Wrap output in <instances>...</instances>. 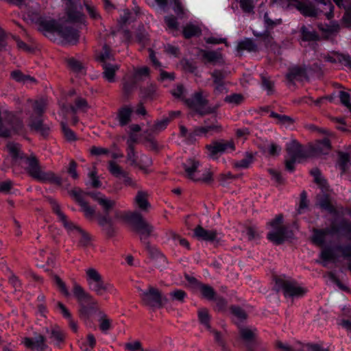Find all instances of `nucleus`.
I'll return each mask as SVG.
<instances>
[{
    "label": "nucleus",
    "instance_id": "obj_1",
    "mask_svg": "<svg viewBox=\"0 0 351 351\" xmlns=\"http://www.w3.org/2000/svg\"><path fill=\"white\" fill-rule=\"evenodd\" d=\"M312 241L322 247L320 258L324 262H336L335 252L349 261L348 269L351 271V221L346 218L334 219L329 227L313 230Z\"/></svg>",
    "mask_w": 351,
    "mask_h": 351
},
{
    "label": "nucleus",
    "instance_id": "obj_2",
    "mask_svg": "<svg viewBox=\"0 0 351 351\" xmlns=\"http://www.w3.org/2000/svg\"><path fill=\"white\" fill-rule=\"evenodd\" d=\"M69 194L80 206V210L84 213L86 219L89 220L96 219L99 226L108 238H112L115 236L116 230L114 226V221L110 216V211L112 210L116 205L114 200L106 197L101 192L89 191L86 193V195L90 196L102 208L104 213L101 214L97 213L95 208L89 205L84 199L83 197L84 191L81 189L74 188L69 191Z\"/></svg>",
    "mask_w": 351,
    "mask_h": 351
},
{
    "label": "nucleus",
    "instance_id": "obj_3",
    "mask_svg": "<svg viewBox=\"0 0 351 351\" xmlns=\"http://www.w3.org/2000/svg\"><path fill=\"white\" fill-rule=\"evenodd\" d=\"M72 292L79 306L80 318L86 324H90L93 322V317L97 315L99 330L102 333L108 334V332L112 328V321L104 311L100 310L98 302L77 283H74Z\"/></svg>",
    "mask_w": 351,
    "mask_h": 351
},
{
    "label": "nucleus",
    "instance_id": "obj_4",
    "mask_svg": "<svg viewBox=\"0 0 351 351\" xmlns=\"http://www.w3.org/2000/svg\"><path fill=\"white\" fill-rule=\"evenodd\" d=\"M290 3L291 1H288ZM294 5L300 12L304 16L317 17L322 14H324L329 23H320L317 25L319 30L322 32L331 35L337 33L340 26L337 21H332L334 17L335 5L333 1H293ZM349 1H334L339 8L345 7V3Z\"/></svg>",
    "mask_w": 351,
    "mask_h": 351
},
{
    "label": "nucleus",
    "instance_id": "obj_5",
    "mask_svg": "<svg viewBox=\"0 0 351 351\" xmlns=\"http://www.w3.org/2000/svg\"><path fill=\"white\" fill-rule=\"evenodd\" d=\"M8 152L12 160L16 162L23 161L27 165L26 171L29 176L40 182H49L58 186L62 184L61 177L57 176L51 171H44L42 170L38 159L34 155L27 156L21 150V145L13 142L7 145Z\"/></svg>",
    "mask_w": 351,
    "mask_h": 351
},
{
    "label": "nucleus",
    "instance_id": "obj_6",
    "mask_svg": "<svg viewBox=\"0 0 351 351\" xmlns=\"http://www.w3.org/2000/svg\"><path fill=\"white\" fill-rule=\"evenodd\" d=\"M274 282L276 291H281L287 299L294 300L302 298L308 291L306 287L301 286L297 280L289 277L276 276L274 278Z\"/></svg>",
    "mask_w": 351,
    "mask_h": 351
},
{
    "label": "nucleus",
    "instance_id": "obj_7",
    "mask_svg": "<svg viewBox=\"0 0 351 351\" xmlns=\"http://www.w3.org/2000/svg\"><path fill=\"white\" fill-rule=\"evenodd\" d=\"M31 20L38 25V29L51 40H56V35L61 23L49 16L40 14L39 12H29Z\"/></svg>",
    "mask_w": 351,
    "mask_h": 351
},
{
    "label": "nucleus",
    "instance_id": "obj_8",
    "mask_svg": "<svg viewBox=\"0 0 351 351\" xmlns=\"http://www.w3.org/2000/svg\"><path fill=\"white\" fill-rule=\"evenodd\" d=\"M114 218L126 222L137 233L142 231L147 233L149 232L151 227L149 226V223L145 221L143 215L138 211L115 210Z\"/></svg>",
    "mask_w": 351,
    "mask_h": 351
},
{
    "label": "nucleus",
    "instance_id": "obj_9",
    "mask_svg": "<svg viewBox=\"0 0 351 351\" xmlns=\"http://www.w3.org/2000/svg\"><path fill=\"white\" fill-rule=\"evenodd\" d=\"M86 280L90 291L97 295H103L111 288V285L106 282L99 271L94 268L86 269Z\"/></svg>",
    "mask_w": 351,
    "mask_h": 351
},
{
    "label": "nucleus",
    "instance_id": "obj_10",
    "mask_svg": "<svg viewBox=\"0 0 351 351\" xmlns=\"http://www.w3.org/2000/svg\"><path fill=\"white\" fill-rule=\"evenodd\" d=\"M140 295L143 304L154 309L162 308L169 302L166 296L152 286H149L147 290H141Z\"/></svg>",
    "mask_w": 351,
    "mask_h": 351
},
{
    "label": "nucleus",
    "instance_id": "obj_11",
    "mask_svg": "<svg viewBox=\"0 0 351 351\" xmlns=\"http://www.w3.org/2000/svg\"><path fill=\"white\" fill-rule=\"evenodd\" d=\"M239 333L247 351H267V344L256 338L250 329L241 328Z\"/></svg>",
    "mask_w": 351,
    "mask_h": 351
},
{
    "label": "nucleus",
    "instance_id": "obj_12",
    "mask_svg": "<svg viewBox=\"0 0 351 351\" xmlns=\"http://www.w3.org/2000/svg\"><path fill=\"white\" fill-rule=\"evenodd\" d=\"M206 148L211 158L217 159L221 154L228 152L229 150L230 152L234 151L235 145L232 141L221 139L213 141L210 144L206 145Z\"/></svg>",
    "mask_w": 351,
    "mask_h": 351
},
{
    "label": "nucleus",
    "instance_id": "obj_13",
    "mask_svg": "<svg viewBox=\"0 0 351 351\" xmlns=\"http://www.w3.org/2000/svg\"><path fill=\"white\" fill-rule=\"evenodd\" d=\"M44 332L49 343L60 348L65 341V335L62 329L57 324H51L44 328Z\"/></svg>",
    "mask_w": 351,
    "mask_h": 351
},
{
    "label": "nucleus",
    "instance_id": "obj_14",
    "mask_svg": "<svg viewBox=\"0 0 351 351\" xmlns=\"http://www.w3.org/2000/svg\"><path fill=\"white\" fill-rule=\"evenodd\" d=\"M293 231L286 226L273 228L267 234V239L276 245H281L293 237Z\"/></svg>",
    "mask_w": 351,
    "mask_h": 351
},
{
    "label": "nucleus",
    "instance_id": "obj_15",
    "mask_svg": "<svg viewBox=\"0 0 351 351\" xmlns=\"http://www.w3.org/2000/svg\"><path fill=\"white\" fill-rule=\"evenodd\" d=\"M184 104L197 114L203 115L205 113L204 109L208 105V101L203 96L202 91H198L195 92L191 97L187 98Z\"/></svg>",
    "mask_w": 351,
    "mask_h": 351
},
{
    "label": "nucleus",
    "instance_id": "obj_16",
    "mask_svg": "<svg viewBox=\"0 0 351 351\" xmlns=\"http://www.w3.org/2000/svg\"><path fill=\"white\" fill-rule=\"evenodd\" d=\"M285 78L289 84L294 85L295 82L308 81L309 77L305 69V64L294 65L288 69Z\"/></svg>",
    "mask_w": 351,
    "mask_h": 351
},
{
    "label": "nucleus",
    "instance_id": "obj_17",
    "mask_svg": "<svg viewBox=\"0 0 351 351\" xmlns=\"http://www.w3.org/2000/svg\"><path fill=\"white\" fill-rule=\"evenodd\" d=\"M78 1H66V16L67 21L74 23H82L84 15L82 13V7L81 4H77Z\"/></svg>",
    "mask_w": 351,
    "mask_h": 351
},
{
    "label": "nucleus",
    "instance_id": "obj_18",
    "mask_svg": "<svg viewBox=\"0 0 351 351\" xmlns=\"http://www.w3.org/2000/svg\"><path fill=\"white\" fill-rule=\"evenodd\" d=\"M286 150L290 158L295 159H306L311 156L310 149H305L297 141L293 140L291 142L287 143Z\"/></svg>",
    "mask_w": 351,
    "mask_h": 351
},
{
    "label": "nucleus",
    "instance_id": "obj_19",
    "mask_svg": "<svg viewBox=\"0 0 351 351\" xmlns=\"http://www.w3.org/2000/svg\"><path fill=\"white\" fill-rule=\"evenodd\" d=\"M22 343L30 350L36 351H47L49 348L47 344V337L43 335H37L34 337H25Z\"/></svg>",
    "mask_w": 351,
    "mask_h": 351
},
{
    "label": "nucleus",
    "instance_id": "obj_20",
    "mask_svg": "<svg viewBox=\"0 0 351 351\" xmlns=\"http://www.w3.org/2000/svg\"><path fill=\"white\" fill-rule=\"evenodd\" d=\"M56 37H59L66 43L76 44L78 42L80 34L77 29L61 23Z\"/></svg>",
    "mask_w": 351,
    "mask_h": 351
},
{
    "label": "nucleus",
    "instance_id": "obj_21",
    "mask_svg": "<svg viewBox=\"0 0 351 351\" xmlns=\"http://www.w3.org/2000/svg\"><path fill=\"white\" fill-rule=\"evenodd\" d=\"M149 226L151 227L149 233L143 231L138 232L140 234L141 243L152 258H165L163 254L156 247L152 246L149 241V237L152 235L154 229V226L149 223Z\"/></svg>",
    "mask_w": 351,
    "mask_h": 351
},
{
    "label": "nucleus",
    "instance_id": "obj_22",
    "mask_svg": "<svg viewBox=\"0 0 351 351\" xmlns=\"http://www.w3.org/2000/svg\"><path fill=\"white\" fill-rule=\"evenodd\" d=\"M193 236L199 241H204L210 243H219L217 232L215 230H207L201 225H198L193 230Z\"/></svg>",
    "mask_w": 351,
    "mask_h": 351
},
{
    "label": "nucleus",
    "instance_id": "obj_23",
    "mask_svg": "<svg viewBox=\"0 0 351 351\" xmlns=\"http://www.w3.org/2000/svg\"><path fill=\"white\" fill-rule=\"evenodd\" d=\"M228 72L224 69H214L210 73V76L213 79L215 85V91L217 93H222L226 90L225 80L227 77Z\"/></svg>",
    "mask_w": 351,
    "mask_h": 351
},
{
    "label": "nucleus",
    "instance_id": "obj_24",
    "mask_svg": "<svg viewBox=\"0 0 351 351\" xmlns=\"http://www.w3.org/2000/svg\"><path fill=\"white\" fill-rule=\"evenodd\" d=\"M182 166L185 176L194 182L197 173L199 172V161L195 158H189L183 163Z\"/></svg>",
    "mask_w": 351,
    "mask_h": 351
},
{
    "label": "nucleus",
    "instance_id": "obj_25",
    "mask_svg": "<svg viewBox=\"0 0 351 351\" xmlns=\"http://www.w3.org/2000/svg\"><path fill=\"white\" fill-rule=\"evenodd\" d=\"M29 126L32 130L39 132L44 137L49 134V128L43 123L42 117L30 116Z\"/></svg>",
    "mask_w": 351,
    "mask_h": 351
},
{
    "label": "nucleus",
    "instance_id": "obj_26",
    "mask_svg": "<svg viewBox=\"0 0 351 351\" xmlns=\"http://www.w3.org/2000/svg\"><path fill=\"white\" fill-rule=\"evenodd\" d=\"M325 60L330 63H340L351 69V56L349 54L334 51L331 54H327Z\"/></svg>",
    "mask_w": 351,
    "mask_h": 351
},
{
    "label": "nucleus",
    "instance_id": "obj_27",
    "mask_svg": "<svg viewBox=\"0 0 351 351\" xmlns=\"http://www.w3.org/2000/svg\"><path fill=\"white\" fill-rule=\"evenodd\" d=\"M317 204L322 210L327 211L328 213L335 216L339 215L338 210L330 201V195L327 193H324L318 196Z\"/></svg>",
    "mask_w": 351,
    "mask_h": 351
},
{
    "label": "nucleus",
    "instance_id": "obj_28",
    "mask_svg": "<svg viewBox=\"0 0 351 351\" xmlns=\"http://www.w3.org/2000/svg\"><path fill=\"white\" fill-rule=\"evenodd\" d=\"M330 138L324 137L321 139H317L315 145L310 149L311 155L313 153L327 154L332 149Z\"/></svg>",
    "mask_w": 351,
    "mask_h": 351
},
{
    "label": "nucleus",
    "instance_id": "obj_29",
    "mask_svg": "<svg viewBox=\"0 0 351 351\" xmlns=\"http://www.w3.org/2000/svg\"><path fill=\"white\" fill-rule=\"evenodd\" d=\"M133 112L132 107L127 105L119 108L117 113V119L121 127L126 126L131 122Z\"/></svg>",
    "mask_w": 351,
    "mask_h": 351
},
{
    "label": "nucleus",
    "instance_id": "obj_30",
    "mask_svg": "<svg viewBox=\"0 0 351 351\" xmlns=\"http://www.w3.org/2000/svg\"><path fill=\"white\" fill-rule=\"evenodd\" d=\"M69 70L77 76L84 75L86 73V69L84 64L76 58L71 57L66 60Z\"/></svg>",
    "mask_w": 351,
    "mask_h": 351
},
{
    "label": "nucleus",
    "instance_id": "obj_31",
    "mask_svg": "<svg viewBox=\"0 0 351 351\" xmlns=\"http://www.w3.org/2000/svg\"><path fill=\"white\" fill-rule=\"evenodd\" d=\"M155 2L157 3L158 5L161 8H165L169 3V1ZM169 3H171V4L173 3L172 8L179 19H182L186 17V10L182 5V1H169Z\"/></svg>",
    "mask_w": 351,
    "mask_h": 351
},
{
    "label": "nucleus",
    "instance_id": "obj_32",
    "mask_svg": "<svg viewBox=\"0 0 351 351\" xmlns=\"http://www.w3.org/2000/svg\"><path fill=\"white\" fill-rule=\"evenodd\" d=\"M197 318L199 324L204 326V328L212 331L210 322L212 317L206 308H201L197 311Z\"/></svg>",
    "mask_w": 351,
    "mask_h": 351
},
{
    "label": "nucleus",
    "instance_id": "obj_33",
    "mask_svg": "<svg viewBox=\"0 0 351 351\" xmlns=\"http://www.w3.org/2000/svg\"><path fill=\"white\" fill-rule=\"evenodd\" d=\"M202 34L199 27L191 23H187L182 29V35L184 38L190 39L193 37H199Z\"/></svg>",
    "mask_w": 351,
    "mask_h": 351
},
{
    "label": "nucleus",
    "instance_id": "obj_34",
    "mask_svg": "<svg viewBox=\"0 0 351 351\" xmlns=\"http://www.w3.org/2000/svg\"><path fill=\"white\" fill-rule=\"evenodd\" d=\"M147 196V193L143 191H138L136 195L135 203L142 211H146L151 207Z\"/></svg>",
    "mask_w": 351,
    "mask_h": 351
},
{
    "label": "nucleus",
    "instance_id": "obj_35",
    "mask_svg": "<svg viewBox=\"0 0 351 351\" xmlns=\"http://www.w3.org/2000/svg\"><path fill=\"white\" fill-rule=\"evenodd\" d=\"M102 68L104 78L109 82H113L114 81L116 71L119 69V66L117 64L104 62V64H102Z\"/></svg>",
    "mask_w": 351,
    "mask_h": 351
},
{
    "label": "nucleus",
    "instance_id": "obj_36",
    "mask_svg": "<svg viewBox=\"0 0 351 351\" xmlns=\"http://www.w3.org/2000/svg\"><path fill=\"white\" fill-rule=\"evenodd\" d=\"M197 290H199L202 298L206 299L208 301L213 300L215 297L217 295V293L213 289V287L208 284H204L202 282L197 288Z\"/></svg>",
    "mask_w": 351,
    "mask_h": 351
},
{
    "label": "nucleus",
    "instance_id": "obj_37",
    "mask_svg": "<svg viewBox=\"0 0 351 351\" xmlns=\"http://www.w3.org/2000/svg\"><path fill=\"white\" fill-rule=\"evenodd\" d=\"M237 49L239 51L256 52L258 51V47L252 38H246L238 43Z\"/></svg>",
    "mask_w": 351,
    "mask_h": 351
},
{
    "label": "nucleus",
    "instance_id": "obj_38",
    "mask_svg": "<svg viewBox=\"0 0 351 351\" xmlns=\"http://www.w3.org/2000/svg\"><path fill=\"white\" fill-rule=\"evenodd\" d=\"M301 38L303 41H317L319 40V34L314 30L303 25L300 29Z\"/></svg>",
    "mask_w": 351,
    "mask_h": 351
},
{
    "label": "nucleus",
    "instance_id": "obj_39",
    "mask_svg": "<svg viewBox=\"0 0 351 351\" xmlns=\"http://www.w3.org/2000/svg\"><path fill=\"white\" fill-rule=\"evenodd\" d=\"M11 78L17 82L26 84L27 82H35L36 80L34 77L25 75L20 70L12 71L10 73Z\"/></svg>",
    "mask_w": 351,
    "mask_h": 351
},
{
    "label": "nucleus",
    "instance_id": "obj_40",
    "mask_svg": "<svg viewBox=\"0 0 351 351\" xmlns=\"http://www.w3.org/2000/svg\"><path fill=\"white\" fill-rule=\"evenodd\" d=\"M171 95L185 103L186 98V89L182 84H178L171 90Z\"/></svg>",
    "mask_w": 351,
    "mask_h": 351
},
{
    "label": "nucleus",
    "instance_id": "obj_41",
    "mask_svg": "<svg viewBox=\"0 0 351 351\" xmlns=\"http://www.w3.org/2000/svg\"><path fill=\"white\" fill-rule=\"evenodd\" d=\"M254 162V154L250 152H246L244 158L237 161L234 164L236 169H247Z\"/></svg>",
    "mask_w": 351,
    "mask_h": 351
},
{
    "label": "nucleus",
    "instance_id": "obj_42",
    "mask_svg": "<svg viewBox=\"0 0 351 351\" xmlns=\"http://www.w3.org/2000/svg\"><path fill=\"white\" fill-rule=\"evenodd\" d=\"M112 56L111 54L110 47L105 44L101 50L97 54V60L104 64L107 60H111Z\"/></svg>",
    "mask_w": 351,
    "mask_h": 351
},
{
    "label": "nucleus",
    "instance_id": "obj_43",
    "mask_svg": "<svg viewBox=\"0 0 351 351\" xmlns=\"http://www.w3.org/2000/svg\"><path fill=\"white\" fill-rule=\"evenodd\" d=\"M306 73L310 77L311 75H321L323 73L322 64L319 62H314L312 64L305 65Z\"/></svg>",
    "mask_w": 351,
    "mask_h": 351
},
{
    "label": "nucleus",
    "instance_id": "obj_44",
    "mask_svg": "<svg viewBox=\"0 0 351 351\" xmlns=\"http://www.w3.org/2000/svg\"><path fill=\"white\" fill-rule=\"evenodd\" d=\"M108 171L113 176L118 178H121L127 172L113 160L108 162Z\"/></svg>",
    "mask_w": 351,
    "mask_h": 351
},
{
    "label": "nucleus",
    "instance_id": "obj_45",
    "mask_svg": "<svg viewBox=\"0 0 351 351\" xmlns=\"http://www.w3.org/2000/svg\"><path fill=\"white\" fill-rule=\"evenodd\" d=\"M212 302H215V306L214 307L215 311L218 312H224L227 310L228 301L223 296L217 294Z\"/></svg>",
    "mask_w": 351,
    "mask_h": 351
},
{
    "label": "nucleus",
    "instance_id": "obj_46",
    "mask_svg": "<svg viewBox=\"0 0 351 351\" xmlns=\"http://www.w3.org/2000/svg\"><path fill=\"white\" fill-rule=\"evenodd\" d=\"M264 25L265 27V29H268L270 32L275 27L280 25L282 23L281 19H271L269 18L267 12H265L263 16Z\"/></svg>",
    "mask_w": 351,
    "mask_h": 351
},
{
    "label": "nucleus",
    "instance_id": "obj_47",
    "mask_svg": "<svg viewBox=\"0 0 351 351\" xmlns=\"http://www.w3.org/2000/svg\"><path fill=\"white\" fill-rule=\"evenodd\" d=\"M169 123L170 119L168 117H165L161 120H158L152 125L151 130L154 133H158L161 131L165 130Z\"/></svg>",
    "mask_w": 351,
    "mask_h": 351
},
{
    "label": "nucleus",
    "instance_id": "obj_48",
    "mask_svg": "<svg viewBox=\"0 0 351 351\" xmlns=\"http://www.w3.org/2000/svg\"><path fill=\"white\" fill-rule=\"evenodd\" d=\"M127 160L132 165H137L138 155L135 150L134 145L129 144L127 147Z\"/></svg>",
    "mask_w": 351,
    "mask_h": 351
},
{
    "label": "nucleus",
    "instance_id": "obj_49",
    "mask_svg": "<svg viewBox=\"0 0 351 351\" xmlns=\"http://www.w3.org/2000/svg\"><path fill=\"white\" fill-rule=\"evenodd\" d=\"M137 14V11L135 12V14H133L128 9L125 10L123 14L120 16V23L123 25L130 24L135 20Z\"/></svg>",
    "mask_w": 351,
    "mask_h": 351
},
{
    "label": "nucleus",
    "instance_id": "obj_50",
    "mask_svg": "<svg viewBox=\"0 0 351 351\" xmlns=\"http://www.w3.org/2000/svg\"><path fill=\"white\" fill-rule=\"evenodd\" d=\"M214 181L213 173L208 169H206L201 176H197L194 182H201L206 184H210Z\"/></svg>",
    "mask_w": 351,
    "mask_h": 351
},
{
    "label": "nucleus",
    "instance_id": "obj_51",
    "mask_svg": "<svg viewBox=\"0 0 351 351\" xmlns=\"http://www.w3.org/2000/svg\"><path fill=\"white\" fill-rule=\"evenodd\" d=\"M219 128V126L215 124H211L206 126H200L197 127L194 129V131L197 135V136H200L204 134H207L210 131H217Z\"/></svg>",
    "mask_w": 351,
    "mask_h": 351
},
{
    "label": "nucleus",
    "instance_id": "obj_52",
    "mask_svg": "<svg viewBox=\"0 0 351 351\" xmlns=\"http://www.w3.org/2000/svg\"><path fill=\"white\" fill-rule=\"evenodd\" d=\"M261 86L262 88L267 91L268 95L274 94V82L269 78L263 76L261 77Z\"/></svg>",
    "mask_w": 351,
    "mask_h": 351
},
{
    "label": "nucleus",
    "instance_id": "obj_53",
    "mask_svg": "<svg viewBox=\"0 0 351 351\" xmlns=\"http://www.w3.org/2000/svg\"><path fill=\"white\" fill-rule=\"evenodd\" d=\"M164 22L169 29L173 31L178 29L179 23L175 16L172 14L165 16L164 17Z\"/></svg>",
    "mask_w": 351,
    "mask_h": 351
},
{
    "label": "nucleus",
    "instance_id": "obj_54",
    "mask_svg": "<svg viewBox=\"0 0 351 351\" xmlns=\"http://www.w3.org/2000/svg\"><path fill=\"white\" fill-rule=\"evenodd\" d=\"M231 313L240 321L245 320L247 318V313L239 306L232 305L230 308Z\"/></svg>",
    "mask_w": 351,
    "mask_h": 351
},
{
    "label": "nucleus",
    "instance_id": "obj_55",
    "mask_svg": "<svg viewBox=\"0 0 351 351\" xmlns=\"http://www.w3.org/2000/svg\"><path fill=\"white\" fill-rule=\"evenodd\" d=\"M221 57V54L215 51H205L203 53V58L210 63L218 62Z\"/></svg>",
    "mask_w": 351,
    "mask_h": 351
},
{
    "label": "nucleus",
    "instance_id": "obj_56",
    "mask_svg": "<svg viewBox=\"0 0 351 351\" xmlns=\"http://www.w3.org/2000/svg\"><path fill=\"white\" fill-rule=\"evenodd\" d=\"M150 69L148 66H144L134 69V77L136 80H141L143 77H149Z\"/></svg>",
    "mask_w": 351,
    "mask_h": 351
},
{
    "label": "nucleus",
    "instance_id": "obj_57",
    "mask_svg": "<svg viewBox=\"0 0 351 351\" xmlns=\"http://www.w3.org/2000/svg\"><path fill=\"white\" fill-rule=\"evenodd\" d=\"M61 129L64 134L65 138L69 141H75L77 140V136L75 132L70 129L66 123H61Z\"/></svg>",
    "mask_w": 351,
    "mask_h": 351
},
{
    "label": "nucleus",
    "instance_id": "obj_58",
    "mask_svg": "<svg viewBox=\"0 0 351 351\" xmlns=\"http://www.w3.org/2000/svg\"><path fill=\"white\" fill-rule=\"evenodd\" d=\"M244 99L243 96L240 93H232L224 98V101L228 104H240Z\"/></svg>",
    "mask_w": 351,
    "mask_h": 351
},
{
    "label": "nucleus",
    "instance_id": "obj_59",
    "mask_svg": "<svg viewBox=\"0 0 351 351\" xmlns=\"http://www.w3.org/2000/svg\"><path fill=\"white\" fill-rule=\"evenodd\" d=\"M350 160V156L348 154L341 153L339 155V162H338L339 168L343 171H346L349 167Z\"/></svg>",
    "mask_w": 351,
    "mask_h": 351
},
{
    "label": "nucleus",
    "instance_id": "obj_60",
    "mask_svg": "<svg viewBox=\"0 0 351 351\" xmlns=\"http://www.w3.org/2000/svg\"><path fill=\"white\" fill-rule=\"evenodd\" d=\"M308 207V200L307 199V193L303 191L300 194V204L297 210L298 214H302L304 209Z\"/></svg>",
    "mask_w": 351,
    "mask_h": 351
},
{
    "label": "nucleus",
    "instance_id": "obj_61",
    "mask_svg": "<svg viewBox=\"0 0 351 351\" xmlns=\"http://www.w3.org/2000/svg\"><path fill=\"white\" fill-rule=\"evenodd\" d=\"M34 117L43 116L45 110V104L42 101H35L32 106Z\"/></svg>",
    "mask_w": 351,
    "mask_h": 351
},
{
    "label": "nucleus",
    "instance_id": "obj_62",
    "mask_svg": "<svg viewBox=\"0 0 351 351\" xmlns=\"http://www.w3.org/2000/svg\"><path fill=\"white\" fill-rule=\"evenodd\" d=\"M300 351H329V350L318 343H308L302 346Z\"/></svg>",
    "mask_w": 351,
    "mask_h": 351
},
{
    "label": "nucleus",
    "instance_id": "obj_63",
    "mask_svg": "<svg viewBox=\"0 0 351 351\" xmlns=\"http://www.w3.org/2000/svg\"><path fill=\"white\" fill-rule=\"evenodd\" d=\"M170 296L173 300H177L181 303L184 302L186 298V293L182 289H176L170 293Z\"/></svg>",
    "mask_w": 351,
    "mask_h": 351
},
{
    "label": "nucleus",
    "instance_id": "obj_64",
    "mask_svg": "<svg viewBox=\"0 0 351 351\" xmlns=\"http://www.w3.org/2000/svg\"><path fill=\"white\" fill-rule=\"evenodd\" d=\"M339 99H340L341 103L344 106L347 107L351 112L350 95L346 91L341 90L339 92Z\"/></svg>",
    "mask_w": 351,
    "mask_h": 351
}]
</instances>
